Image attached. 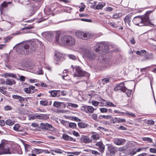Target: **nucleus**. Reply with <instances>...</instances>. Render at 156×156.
<instances>
[{
	"instance_id": "obj_1",
	"label": "nucleus",
	"mask_w": 156,
	"mask_h": 156,
	"mask_svg": "<svg viewBox=\"0 0 156 156\" xmlns=\"http://www.w3.org/2000/svg\"><path fill=\"white\" fill-rule=\"evenodd\" d=\"M37 45L34 42L30 43H23L17 45L16 51L19 54L22 55L31 53L35 50Z\"/></svg>"
},
{
	"instance_id": "obj_2",
	"label": "nucleus",
	"mask_w": 156,
	"mask_h": 156,
	"mask_svg": "<svg viewBox=\"0 0 156 156\" xmlns=\"http://www.w3.org/2000/svg\"><path fill=\"white\" fill-rule=\"evenodd\" d=\"M151 12H147L144 15L135 17L133 20L134 24L139 26H147L150 24L149 16Z\"/></svg>"
},
{
	"instance_id": "obj_3",
	"label": "nucleus",
	"mask_w": 156,
	"mask_h": 156,
	"mask_svg": "<svg viewBox=\"0 0 156 156\" xmlns=\"http://www.w3.org/2000/svg\"><path fill=\"white\" fill-rule=\"evenodd\" d=\"M60 41L62 44L66 45L71 46L75 44L76 41L73 36L65 35L61 37Z\"/></svg>"
},
{
	"instance_id": "obj_4",
	"label": "nucleus",
	"mask_w": 156,
	"mask_h": 156,
	"mask_svg": "<svg viewBox=\"0 0 156 156\" xmlns=\"http://www.w3.org/2000/svg\"><path fill=\"white\" fill-rule=\"evenodd\" d=\"M83 56L90 61L94 60L97 57L96 54L93 51L87 48H84L82 51Z\"/></svg>"
},
{
	"instance_id": "obj_5",
	"label": "nucleus",
	"mask_w": 156,
	"mask_h": 156,
	"mask_svg": "<svg viewBox=\"0 0 156 156\" xmlns=\"http://www.w3.org/2000/svg\"><path fill=\"white\" fill-rule=\"evenodd\" d=\"M121 90L125 93L128 97H129L131 94L132 90L127 89L124 86V83H120L117 85L114 88V90Z\"/></svg>"
},
{
	"instance_id": "obj_6",
	"label": "nucleus",
	"mask_w": 156,
	"mask_h": 156,
	"mask_svg": "<svg viewBox=\"0 0 156 156\" xmlns=\"http://www.w3.org/2000/svg\"><path fill=\"white\" fill-rule=\"evenodd\" d=\"M95 51L98 52L101 51L105 53H108V45L103 43L97 44L95 46Z\"/></svg>"
},
{
	"instance_id": "obj_7",
	"label": "nucleus",
	"mask_w": 156,
	"mask_h": 156,
	"mask_svg": "<svg viewBox=\"0 0 156 156\" xmlns=\"http://www.w3.org/2000/svg\"><path fill=\"white\" fill-rule=\"evenodd\" d=\"M75 68L76 73L74 74V77H82L85 76L88 77L89 76V74L87 72L83 71L80 67L76 66L75 67Z\"/></svg>"
},
{
	"instance_id": "obj_8",
	"label": "nucleus",
	"mask_w": 156,
	"mask_h": 156,
	"mask_svg": "<svg viewBox=\"0 0 156 156\" xmlns=\"http://www.w3.org/2000/svg\"><path fill=\"white\" fill-rule=\"evenodd\" d=\"M9 145L5 143L0 144V155L3 154H9Z\"/></svg>"
},
{
	"instance_id": "obj_9",
	"label": "nucleus",
	"mask_w": 156,
	"mask_h": 156,
	"mask_svg": "<svg viewBox=\"0 0 156 156\" xmlns=\"http://www.w3.org/2000/svg\"><path fill=\"white\" fill-rule=\"evenodd\" d=\"M40 126L42 129L53 131L54 130V127L51 124L48 123H41Z\"/></svg>"
},
{
	"instance_id": "obj_10",
	"label": "nucleus",
	"mask_w": 156,
	"mask_h": 156,
	"mask_svg": "<svg viewBox=\"0 0 156 156\" xmlns=\"http://www.w3.org/2000/svg\"><path fill=\"white\" fill-rule=\"evenodd\" d=\"M13 129L16 132H23V133L20 134L21 135L24 136L27 134V132H24L25 129L23 128H21L20 125L19 124H15L13 126Z\"/></svg>"
},
{
	"instance_id": "obj_11",
	"label": "nucleus",
	"mask_w": 156,
	"mask_h": 156,
	"mask_svg": "<svg viewBox=\"0 0 156 156\" xmlns=\"http://www.w3.org/2000/svg\"><path fill=\"white\" fill-rule=\"evenodd\" d=\"M63 55L60 52H58L55 54L54 59L56 63L58 64V62H60L63 59Z\"/></svg>"
},
{
	"instance_id": "obj_12",
	"label": "nucleus",
	"mask_w": 156,
	"mask_h": 156,
	"mask_svg": "<svg viewBox=\"0 0 156 156\" xmlns=\"http://www.w3.org/2000/svg\"><path fill=\"white\" fill-rule=\"evenodd\" d=\"M113 142L116 145H122L125 144L126 142V140L122 138H116L113 140Z\"/></svg>"
},
{
	"instance_id": "obj_13",
	"label": "nucleus",
	"mask_w": 156,
	"mask_h": 156,
	"mask_svg": "<svg viewBox=\"0 0 156 156\" xmlns=\"http://www.w3.org/2000/svg\"><path fill=\"white\" fill-rule=\"evenodd\" d=\"M107 145L108 146V150L110 152V154L112 155H114L117 151L116 148L110 144H107Z\"/></svg>"
},
{
	"instance_id": "obj_14",
	"label": "nucleus",
	"mask_w": 156,
	"mask_h": 156,
	"mask_svg": "<svg viewBox=\"0 0 156 156\" xmlns=\"http://www.w3.org/2000/svg\"><path fill=\"white\" fill-rule=\"evenodd\" d=\"M83 110L87 113H93L94 110L93 107L91 106L84 105L82 106Z\"/></svg>"
},
{
	"instance_id": "obj_15",
	"label": "nucleus",
	"mask_w": 156,
	"mask_h": 156,
	"mask_svg": "<svg viewBox=\"0 0 156 156\" xmlns=\"http://www.w3.org/2000/svg\"><path fill=\"white\" fill-rule=\"evenodd\" d=\"M80 140L81 142L86 144L90 143L92 141V140L90 139L87 136L83 135H82Z\"/></svg>"
},
{
	"instance_id": "obj_16",
	"label": "nucleus",
	"mask_w": 156,
	"mask_h": 156,
	"mask_svg": "<svg viewBox=\"0 0 156 156\" xmlns=\"http://www.w3.org/2000/svg\"><path fill=\"white\" fill-rule=\"evenodd\" d=\"M12 3L11 2H6L4 1L0 6V10L2 12L4 11L5 9L7 7L8 4H9Z\"/></svg>"
},
{
	"instance_id": "obj_17",
	"label": "nucleus",
	"mask_w": 156,
	"mask_h": 156,
	"mask_svg": "<svg viewBox=\"0 0 156 156\" xmlns=\"http://www.w3.org/2000/svg\"><path fill=\"white\" fill-rule=\"evenodd\" d=\"M132 15L129 14L126 15L124 19V20L125 23H127L129 26H130V23L131 20Z\"/></svg>"
},
{
	"instance_id": "obj_18",
	"label": "nucleus",
	"mask_w": 156,
	"mask_h": 156,
	"mask_svg": "<svg viewBox=\"0 0 156 156\" xmlns=\"http://www.w3.org/2000/svg\"><path fill=\"white\" fill-rule=\"evenodd\" d=\"M62 138L64 140H66L72 141L73 142H75L76 141V139H75L65 134H63Z\"/></svg>"
},
{
	"instance_id": "obj_19",
	"label": "nucleus",
	"mask_w": 156,
	"mask_h": 156,
	"mask_svg": "<svg viewBox=\"0 0 156 156\" xmlns=\"http://www.w3.org/2000/svg\"><path fill=\"white\" fill-rule=\"evenodd\" d=\"M9 154H22V152L20 148V147L18 148L16 150H13L11 151V149H9Z\"/></svg>"
},
{
	"instance_id": "obj_20",
	"label": "nucleus",
	"mask_w": 156,
	"mask_h": 156,
	"mask_svg": "<svg viewBox=\"0 0 156 156\" xmlns=\"http://www.w3.org/2000/svg\"><path fill=\"white\" fill-rule=\"evenodd\" d=\"M15 2H20L25 5H27L30 4V0H14Z\"/></svg>"
},
{
	"instance_id": "obj_21",
	"label": "nucleus",
	"mask_w": 156,
	"mask_h": 156,
	"mask_svg": "<svg viewBox=\"0 0 156 156\" xmlns=\"http://www.w3.org/2000/svg\"><path fill=\"white\" fill-rule=\"evenodd\" d=\"M92 35L89 33H84L83 32L82 34V38L83 39H87L88 38H90L92 37Z\"/></svg>"
},
{
	"instance_id": "obj_22",
	"label": "nucleus",
	"mask_w": 156,
	"mask_h": 156,
	"mask_svg": "<svg viewBox=\"0 0 156 156\" xmlns=\"http://www.w3.org/2000/svg\"><path fill=\"white\" fill-rule=\"evenodd\" d=\"M6 85L9 86H12L13 84H15L16 82L13 80L10 79H7L6 80Z\"/></svg>"
},
{
	"instance_id": "obj_23",
	"label": "nucleus",
	"mask_w": 156,
	"mask_h": 156,
	"mask_svg": "<svg viewBox=\"0 0 156 156\" xmlns=\"http://www.w3.org/2000/svg\"><path fill=\"white\" fill-rule=\"evenodd\" d=\"M48 117L46 115L40 114L37 115V119L41 120H46Z\"/></svg>"
},
{
	"instance_id": "obj_24",
	"label": "nucleus",
	"mask_w": 156,
	"mask_h": 156,
	"mask_svg": "<svg viewBox=\"0 0 156 156\" xmlns=\"http://www.w3.org/2000/svg\"><path fill=\"white\" fill-rule=\"evenodd\" d=\"M78 126L80 128H85L87 127L88 125L83 122H79L78 123Z\"/></svg>"
},
{
	"instance_id": "obj_25",
	"label": "nucleus",
	"mask_w": 156,
	"mask_h": 156,
	"mask_svg": "<svg viewBox=\"0 0 156 156\" xmlns=\"http://www.w3.org/2000/svg\"><path fill=\"white\" fill-rule=\"evenodd\" d=\"M3 76L5 78L11 77L13 78H16V76L12 73H6L4 74Z\"/></svg>"
},
{
	"instance_id": "obj_26",
	"label": "nucleus",
	"mask_w": 156,
	"mask_h": 156,
	"mask_svg": "<svg viewBox=\"0 0 156 156\" xmlns=\"http://www.w3.org/2000/svg\"><path fill=\"white\" fill-rule=\"evenodd\" d=\"M59 90H52L49 91V93L51 94V95L53 97H55L56 96H59V95H58V93L59 92Z\"/></svg>"
},
{
	"instance_id": "obj_27",
	"label": "nucleus",
	"mask_w": 156,
	"mask_h": 156,
	"mask_svg": "<svg viewBox=\"0 0 156 156\" xmlns=\"http://www.w3.org/2000/svg\"><path fill=\"white\" fill-rule=\"evenodd\" d=\"M109 80L110 78H105L99 80V82L101 84L102 83L103 85H105L110 82Z\"/></svg>"
},
{
	"instance_id": "obj_28",
	"label": "nucleus",
	"mask_w": 156,
	"mask_h": 156,
	"mask_svg": "<svg viewBox=\"0 0 156 156\" xmlns=\"http://www.w3.org/2000/svg\"><path fill=\"white\" fill-rule=\"evenodd\" d=\"M51 101H50V103L49 105L48 104V101L46 100L41 101L40 102V104L41 105L44 106H47L48 105H50L51 104Z\"/></svg>"
},
{
	"instance_id": "obj_29",
	"label": "nucleus",
	"mask_w": 156,
	"mask_h": 156,
	"mask_svg": "<svg viewBox=\"0 0 156 156\" xmlns=\"http://www.w3.org/2000/svg\"><path fill=\"white\" fill-rule=\"evenodd\" d=\"M105 5L104 2H99L96 7V9H102L104 6Z\"/></svg>"
},
{
	"instance_id": "obj_30",
	"label": "nucleus",
	"mask_w": 156,
	"mask_h": 156,
	"mask_svg": "<svg viewBox=\"0 0 156 156\" xmlns=\"http://www.w3.org/2000/svg\"><path fill=\"white\" fill-rule=\"evenodd\" d=\"M15 123V121L11 119H7L5 121L6 124L9 126L13 125Z\"/></svg>"
},
{
	"instance_id": "obj_31",
	"label": "nucleus",
	"mask_w": 156,
	"mask_h": 156,
	"mask_svg": "<svg viewBox=\"0 0 156 156\" xmlns=\"http://www.w3.org/2000/svg\"><path fill=\"white\" fill-rule=\"evenodd\" d=\"M24 145L25 148V152L26 153L30 151L31 149L30 146L27 144H24Z\"/></svg>"
},
{
	"instance_id": "obj_32",
	"label": "nucleus",
	"mask_w": 156,
	"mask_h": 156,
	"mask_svg": "<svg viewBox=\"0 0 156 156\" xmlns=\"http://www.w3.org/2000/svg\"><path fill=\"white\" fill-rule=\"evenodd\" d=\"M83 33V32L78 30L76 32L75 35L78 37L82 39V38Z\"/></svg>"
},
{
	"instance_id": "obj_33",
	"label": "nucleus",
	"mask_w": 156,
	"mask_h": 156,
	"mask_svg": "<svg viewBox=\"0 0 156 156\" xmlns=\"http://www.w3.org/2000/svg\"><path fill=\"white\" fill-rule=\"evenodd\" d=\"M122 16V14L120 13H116L114 14L112 16V18L113 19H118Z\"/></svg>"
},
{
	"instance_id": "obj_34",
	"label": "nucleus",
	"mask_w": 156,
	"mask_h": 156,
	"mask_svg": "<svg viewBox=\"0 0 156 156\" xmlns=\"http://www.w3.org/2000/svg\"><path fill=\"white\" fill-rule=\"evenodd\" d=\"M108 24L112 27L114 28H116L118 27L119 25L118 24L115 23L114 22H110L109 21L108 23Z\"/></svg>"
},
{
	"instance_id": "obj_35",
	"label": "nucleus",
	"mask_w": 156,
	"mask_h": 156,
	"mask_svg": "<svg viewBox=\"0 0 156 156\" xmlns=\"http://www.w3.org/2000/svg\"><path fill=\"white\" fill-rule=\"evenodd\" d=\"M146 52V51L143 50H141L140 51H136V54L138 55H140L141 56H143L145 54Z\"/></svg>"
},
{
	"instance_id": "obj_36",
	"label": "nucleus",
	"mask_w": 156,
	"mask_h": 156,
	"mask_svg": "<svg viewBox=\"0 0 156 156\" xmlns=\"http://www.w3.org/2000/svg\"><path fill=\"white\" fill-rule=\"evenodd\" d=\"M105 106L116 107V105H114L112 102L110 101H106V104L105 105Z\"/></svg>"
},
{
	"instance_id": "obj_37",
	"label": "nucleus",
	"mask_w": 156,
	"mask_h": 156,
	"mask_svg": "<svg viewBox=\"0 0 156 156\" xmlns=\"http://www.w3.org/2000/svg\"><path fill=\"white\" fill-rule=\"evenodd\" d=\"M68 126L72 129H74L76 127V125L75 123L73 122L69 123Z\"/></svg>"
},
{
	"instance_id": "obj_38",
	"label": "nucleus",
	"mask_w": 156,
	"mask_h": 156,
	"mask_svg": "<svg viewBox=\"0 0 156 156\" xmlns=\"http://www.w3.org/2000/svg\"><path fill=\"white\" fill-rule=\"evenodd\" d=\"M34 150L35 151V152L37 154H39L43 152L44 151V150L42 149H35Z\"/></svg>"
},
{
	"instance_id": "obj_39",
	"label": "nucleus",
	"mask_w": 156,
	"mask_h": 156,
	"mask_svg": "<svg viewBox=\"0 0 156 156\" xmlns=\"http://www.w3.org/2000/svg\"><path fill=\"white\" fill-rule=\"evenodd\" d=\"M142 140L144 141H147L148 142H152V140L149 137H144L142 138Z\"/></svg>"
},
{
	"instance_id": "obj_40",
	"label": "nucleus",
	"mask_w": 156,
	"mask_h": 156,
	"mask_svg": "<svg viewBox=\"0 0 156 156\" xmlns=\"http://www.w3.org/2000/svg\"><path fill=\"white\" fill-rule=\"evenodd\" d=\"M110 118L111 117V116L109 115H100L99 118L101 119H108L109 117Z\"/></svg>"
},
{
	"instance_id": "obj_41",
	"label": "nucleus",
	"mask_w": 156,
	"mask_h": 156,
	"mask_svg": "<svg viewBox=\"0 0 156 156\" xmlns=\"http://www.w3.org/2000/svg\"><path fill=\"white\" fill-rule=\"evenodd\" d=\"M59 37L60 35L59 34H56L55 37V41L58 44H59L60 43V41H59Z\"/></svg>"
},
{
	"instance_id": "obj_42",
	"label": "nucleus",
	"mask_w": 156,
	"mask_h": 156,
	"mask_svg": "<svg viewBox=\"0 0 156 156\" xmlns=\"http://www.w3.org/2000/svg\"><path fill=\"white\" fill-rule=\"evenodd\" d=\"M118 118L117 117H112L111 120L112 122L114 123H118Z\"/></svg>"
},
{
	"instance_id": "obj_43",
	"label": "nucleus",
	"mask_w": 156,
	"mask_h": 156,
	"mask_svg": "<svg viewBox=\"0 0 156 156\" xmlns=\"http://www.w3.org/2000/svg\"><path fill=\"white\" fill-rule=\"evenodd\" d=\"M105 146L104 145L101 146L99 147V151L101 152V154H103V153L104 152L105 149Z\"/></svg>"
},
{
	"instance_id": "obj_44",
	"label": "nucleus",
	"mask_w": 156,
	"mask_h": 156,
	"mask_svg": "<svg viewBox=\"0 0 156 156\" xmlns=\"http://www.w3.org/2000/svg\"><path fill=\"white\" fill-rule=\"evenodd\" d=\"M29 118L32 119H37V115H31L29 116Z\"/></svg>"
},
{
	"instance_id": "obj_45",
	"label": "nucleus",
	"mask_w": 156,
	"mask_h": 156,
	"mask_svg": "<svg viewBox=\"0 0 156 156\" xmlns=\"http://www.w3.org/2000/svg\"><path fill=\"white\" fill-rule=\"evenodd\" d=\"M53 151L56 153L62 154L63 151L59 149H55L54 150H53Z\"/></svg>"
},
{
	"instance_id": "obj_46",
	"label": "nucleus",
	"mask_w": 156,
	"mask_h": 156,
	"mask_svg": "<svg viewBox=\"0 0 156 156\" xmlns=\"http://www.w3.org/2000/svg\"><path fill=\"white\" fill-rule=\"evenodd\" d=\"M91 138L93 140H97L99 139L98 136L96 135H92L91 136Z\"/></svg>"
},
{
	"instance_id": "obj_47",
	"label": "nucleus",
	"mask_w": 156,
	"mask_h": 156,
	"mask_svg": "<svg viewBox=\"0 0 156 156\" xmlns=\"http://www.w3.org/2000/svg\"><path fill=\"white\" fill-rule=\"evenodd\" d=\"M100 110L101 112L103 113H106L108 112V109L105 108H100Z\"/></svg>"
},
{
	"instance_id": "obj_48",
	"label": "nucleus",
	"mask_w": 156,
	"mask_h": 156,
	"mask_svg": "<svg viewBox=\"0 0 156 156\" xmlns=\"http://www.w3.org/2000/svg\"><path fill=\"white\" fill-rule=\"evenodd\" d=\"M61 105V103L55 101L53 104V106L56 107H59Z\"/></svg>"
},
{
	"instance_id": "obj_49",
	"label": "nucleus",
	"mask_w": 156,
	"mask_h": 156,
	"mask_svg": "<svg viewBox=\"0 0 156 156\" xmlns=\"http://www.w3.org/2000/svg\"><path fill=\"white\" fill-rule=\"evenodd\" d=\"M61 123L64 126L66 127H67L69 126V122H68L65 121L64 120H62L61 122Z\"/></svg>"
},
{
	"instance_id": "obj_50",
	"label": "nucleus",
	"mask_w": 156,
	"mask_h": 156,
	"mask_svg": "<svg viewBox=\"0 0 156 156\" xmlns=\"http://www.w3.org/2000/svg\"><path fill=\"white\" fill-rule=\"evenodd\" d=\"M4 110L5 111L10 110L12 109V108L9 105H6L4 108Z\"/></svg>"
},
{
	"instance_id": "obj_51",
	"label": "nucleus",
	"mask_w": 156,
	"mask_h": 156,
	"mask_svg": "<svg viewBox=\"0 0 156 156\" xmlns=\"http://www.w3.org/2000/svg\"><path fill=\"white\" fill-rule=\"evenodd\" d=\"M27 94H30L31 93V91L30 90L29 87L25 88L23 90Z\"/></svg>"
},
{
	"instance_id": "obj_52",
	"label": "nucleus",
	"mask_w": 156,
	"mask_h": 156,
	"mask_svg": "<svg viewBox=\"0 0 156 156\" xmlns=\"http://www.w3.org/2000/svg\"><path fill=\"white\" fill-rule=\"evenodd\" d=\"M68 105L69 106L75 108H77L78 106V105L76 104L72 103H69Z\"/></svg>"
},
{
	"instance_id": "obj_53",
	"label": "nucleus",
	"mask_w": 156,
	"mask_h": 156,
	"mask_svg": "<svg viewBox=\"0 0 156 156\" xmlns=\"http://www.w3.org/2000/svg\"><path fill=\"white\" fill-rule=\"evenodd\" d=\"M68 56L70 59L74 60L76 59V56L73 55L69 54L67 55Z\"/></svg>"
},
{
	"instance_id": "obj_54",
	"label": "nucleus",
	"mask_w": 156,
	"mask_h": 156,
	"mask_svg": "<svg viewBox=\"0 0 156 156\" xmlns=\"http://www.w3.org/2000/svg\"><path fill=\"white\" fill-rule=\"evenodd\" d=\"M118 123L124 122H126V120L124 119L118 118Z\"/></svg>"
},
{
	"instance_id": "obj_55",
	"label": "nucleus",
	"mask_w": 156,
	"mask_h": 156,
	"mask_svg": "<svg viewBox=\"0 0 156 156\" xmlns=\"http://www.w3.org/2000/svg\"><path fill=\"white\" fill-rule=\"evenodd\" d=\"M81 20L83 21L87 22H91L92 20L90 19H83L82 18L81 19Z\"/></svg>"
},
{
	"instance_id": "obj_56",
	"label": "nucleus",
	"mask_w": 156,
	"mask_h": 156,
	"mask_svg": "<svg viewBox=\"0 0 156 156\" xmlns=\"http://www.w3.org/2000/svg\"><path fill=\"white\" fill-rule=\"evenodd\" d=\"M92 119L94 120H96L98 118L97 115L95 114H93L91 115Z\"/></svg>"
},
{
	"instance_id": "obj_57",
	"label": "nucleus",
	"mask_w": 156,
	"mask_h": 156,
	"mask_svg": "<svg viewBox=\"0 0 156 156\" xmlns=\"http://www.w3.org/2000/svg\"><path fill=\"white\" fill-rule=\"evenodd\" d=\"M92 105L95 106H98L99 104V102L98 101H92Z\"/></svg>"
},
{
	"instance_id": "obj_58",
	"label": "nucleus",
	"mask_w": 156,
	"mask_h": 156,
	"mask_svg": "<svg viewBox=\"0 0 156 156\" xmlns=\"http://www.w3.org/2000/svg\"><path fill=\"white\" fill-rule=\"evenodd\" d=\"M79 16L80 17H88L89 16V15L83 13L80 14Z\"/></svg>"
},
{
	"instance_id": "obj_59",
	"label": "nucleus",
	"mask_w": 156,
	"mask_h": 156,
	"mask_svg": "<svg viewBox=\"0 0 156 156\" xmlns=\"http://www.w3.org/2000/svg\"><path fill=\"white\" fill-rule=\"evenodd\" d=\"M147 122L148 124L151 125H154V121L150 120H148L147 121Z\"/></svg>"
},
{
	"instance_id": "obj_60",
	"label": "nucleus",
	"mask_w": 156,
	"mask_h": 156,
	"mask_svg": "<svg viewBox=\"0 0 156 156\" xmlns=\"http://www.w3.org/2000/svg\"><path fill=\"white\" fill-rule=\"evenodd\" d=\"M151 153H156V149L151 148L149 149Z\"/></svg>"
},
{
	"instance_id": "obj_61",
	"label": "nucleus",
	"mask_w": 156,
	"mask_h": 156,
	"mask_svg": "<svg viewBox=\"0 0 156 156\" xmlns=\"http://www.w3.org/2000/svg\"><path fill=\"white\" fill-rule=\"evenodd\" d=\"M118 129L122 130H126L127 128L123 126H120L117 128Z\"/></svg>"
},
{
	"instance_id": "obj_62",
	"label": "nucleus",
	"mask_w": 156,
	"mask_h": 156,
	"mask_svg": "<svg viewBox=\"0 0 156 156\" xmlns=\"http://www.w3.org/2000/svg\"><path fill=\"white\" fill-rule=\"evenodd\" d=\"M72 119L77 122H80L81 121V119L76 117H73Z\"/></svg>"
},
{
	"instance_id": "obj_63",
	"label": "nucleus",
	"mask_w": 156,
	"mask_h": 156,
	"mask_svg": "<svg viewBox=\"0 0 156 156\" xmlns=\"http://www.w3.org/2000/svg\"><path fill=\"white\" fill-rule=\"evenodd\" d=\"M73 134L76 136H80L79 133L77 132H76L75 131H73Z\"/></svg>"
},
{
	"instance_id": "obj_64",
	"label": "nucleus",
	"mask_w": 156,
	"mask_h": 156,
	"mask_svg": "<svg viewBox=\"0 0 156 156\" xmlns=\"http://www.w3.org/2000/svg\"><path fill=\"white\" fill-rule=\"evenodd\" d=\"M25 77L23 76H21L20 78V80L22 81H24L25 80Z\"/></svg>"
}]
</instances>
